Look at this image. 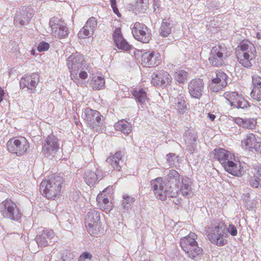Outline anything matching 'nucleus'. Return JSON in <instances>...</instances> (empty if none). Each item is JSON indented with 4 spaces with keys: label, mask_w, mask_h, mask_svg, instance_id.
Here are the masks:
<instances>
[{
    "label": "nucleus",
    "mask_w": 261,
    "mask_h": 261,
    "mask_svg": "<svg viewBox=\"0 0 261 261\" xmlns=\"http://www.w3.org/2000/svg\"><path fill=\"white\" fill-rule=\"evenodd\" d=\"M151 185L155 197L165 200L167 196L175 197L180 192L189 197L192 194V182L187 177H181L177 171L169 170L164 180L161 177L152 180Z\"/></svg>",
    "instance_id": "1"
},
{
    "label": "nucleus",
    "mask_w": 261,
    "mask_h": 261,
    "mask_svg": "<svg viewBox=\"0 0 261 261\" xmlns=\"http://www.w3.org/2000/svg\"><path fill=\"white\" fill-rule=\"evenodd\" d=\"M207 236L212 243L222 246L227 243L226 225L223 221L215 220L206 228Z\"/></svg>",
    "instance_id": "2"
},
{
    "label": "nucleus",
    "mask_w": 261,
    "mask_h": 261,
    "mask_svg": "<svg viewBox=\"0 0 261 261\" xmlns=\"http://www.w3.org/2000/svg\"><path fill=\"white\" fill-rule=\"evenodd\" d=\"M63 182V178L58 176L44 180L40 184V192L47 198L55 199L61 195Z\"/></svg>",
    "instance_id": "3"
},
{
    "label": "nucleus",
    "mask_w": 261,
    "mask_h": 261,
    "mask_svg": "<svg viewBox=\"0 0 261 261\" xmlns=\"http://www.w3.org/2000/svg\"><path fill=\"white\" fill-rule=\"evenodd\" d=\"M29 147L28 141L25 137L22 136L13 137L7 143L8 150L18 156L25 154Z\"/></svg>",
    "instance_id": "4"
},
{
    "label": "nucleus",
    "mask_w": 261,
    "mask_h": 261,
    "mask_svg": "<svg viewBox=\"0 0 261 261\" xmlns=\"http://www.w3.org/2000/svg\"><path fill=\"white\" fill-rule=\"evenodd\" d=\"M0 211L4 217L13 220H18L21 217L18 207L10 199H7L0 204Z\"/></svg>",
    "instance_id": "5"
},
{
    "label": "nucleus",
    "mask_w": 261,
    "mask_h": 261,
    "mask_svg": "<svg viewBox=\"0 0 261 261\" xmlns=\"http://www.w3.org/2000/svg\"><path fill=\"white\" fill-rule=\"evenodd\" d=\"M82 117L89 127L93 129L97 130L102 124L103 116L96 110L86 108L83 113Z\"/></svg>",
    "instance_id": "6"
},
{
    "label": "nucleus",
    "mask_w": 261,
    "mask_h": 261,
    "mask_svg": "<svg viewBox=\"0 0 261 261\" xmlns=\"http://www.w3.org/2000/svg\"><path fill=\"white\" fill-rule=\"evenodd\" d=\"M210 88L213 92L222 90L227 85V76L221 70L211 72Z\"/></svg>",
    "instance_id": "7"
},
{
    "label": "nucleus",
    "mask_w": 261,
    "mask_h": 261,
    "mask_svg": "<svg viewBox=\"0 0 261 261\" xmlns=\"http://www.w3.org/2000/svg\"><path fill=\"white\" fill-rule=\"evenodd\" d=\"M84 62L83 56L77 52L72 53L68 57L66 65L70 70L72 80H78L77 75L79 70L82 68Z\"/></svg>",
    "instance_id": "8"
},
{
    "label": "nucleus",
    "mask_w": 261,
    "mask_h": 261,
    "mask_svg": "<svg viewBox=\"0 0 261 261\" xmlns=\"http://www.w3.org/2000/svg\"><path fill=\"white\" fill-rule=\"evenodd\" d=\"M227 57L226 48L222 45H216L211 49L208 60L212 65L219 67L223 65Z\"/></svg>",
    "instance_id": "9"
},
{
    "label": "nucleus",
    "mask_w": 261,
    "mask_h": 261,
    "mask_svg": "<svg viewBox=\"0 0 261 261\" xmlns=\"http://www.w3.org/2000/svg\"><path fill=\"white\" fill-rule=\"evenodd\" d=\"M224 97L229 105L234 108L245 109L249 107L248 101L236 92H226L224 93Z\"/></svg>",
    "instance_id": "10"
},
{
    "label": "nucleus",
    "mask_w": 261,
    "mask_h": 261,
    "mask_svg": "<svg viewBox=\"0 0 261 261\" xmlns=\"http://www.w3.org/2000/svg\"><path fill=\"white\" fill-rule=\"evenodd\" d=\"M134 37L142 43H148L150 39L147 27L143 23L136 22L132 28Z\"/></svg>",
    "instance_id": "11"
},
{
    "label": "nucleus",
    "mask_w": 261,
    "mask_h": 261,
    "mask_svg": "<svg viewBox=\"0 0 261 261\" xmlns=\"http://www.w3.org/2000/svg\"><path fill=\"white\" fill-rule=\"evenodd\" d=\"M204 89V82L200 79H193L188 84L189 94L195 98L199 99L202 96Z\"/></svg>",
    "instance_id": "12"
},
{
    "label": "nucleus",
    "mask_w": 261,
    "mask_h": 261,
    "mask_svg": "<svg viewBox=\"0 0 261 261\" xmlns=\"http://www.w3.org/2000/svg\"><path fill=\"white\" fill-rule=\"evenodd\" d=\"M172 77L166 71H159L151 75V83L154 86L165 87L172 81Z\"/></svg>",
    "instance_id": "13"
},
{
    "label": "nucleus",
    "mask_w": 261,
    "mask_h": 261,
    "mask_svg": "<svg viewBox=\"0 0 261 261\" xmlns=\"http://www.w3.org/2000/svg\"><path fill=\"white\" fill-rule=\"evenodd\" d=\"M55 237L54 232L50 229H44L41 233L36 237V241L39 246L46 247L54 243Z\"/></svg>",
    "instance_id": "14"
},
{
    "label": "nucleus",
    "mask_w": 261,
    "mask_h": 261,
    "mask_svg": "<svg viewBox=\"0 0 261 261\" xmlns=\"http://www.w3.org/2000/svg\"><path fill=\"white\" fill-rule=\"evenodd\" d=\"M184 140L186 144V150L190 153H192L196 148V133L192 129H189L185 133Z\"/></svg>",
    "instance_id": "15"
},
{
    "label": "nucleus",
    "mask_w": 261,
    "mask_h": 261,
    "mask_svg": "<svg viewBox=\"0 0 261 261\" xmlns=\"http://www.w3.org/2000/svg\"><path fill=\"white\" fill-rule=\"evenodd\" d=\"M113 38L118 49L128 51L132 48V46L123 38L120 28L115 29L113 35Z\"/></svg>",
    "instance_id": "16"
},
{
    "label": "nucleus",
    "mask_w": 261,
    "mask_h": 261,
    "mask_svg": "<svg viewBox=\"0 0 261 261\" xmlns=\"http://www.w3.org/2000/svg\"><path fill=\"white\" fill-rule=\"evenodd\" d=\"M142 61L146 66H157L161 62L160 55L154 51L144 53L142 55Z\"/></svg>",
    "instance_id": "17"
},
{
    "label": "nucleus",
    "mask_w": 261,
    "mask_h": 261,
    "mask_svg": "<svg viewBox=\"0 0 261 261\" xmlns=\"http://www.w3.org/2000/svg\"><path fill=\"white\" fill-rule=\"evenodd\" d=\"M213 154L214 155V158L219 161L222 166L224 165L227 161L234 159L233 154L222 148L215 149L214 150Z\"/></svg>",
    "instance_id": "18"
},
{
    "label": "nucleus",
    "mask_w": 261,
    "mask_h": 261,
    "mask_svg": "<svg viewBox=\"0 0 261 261\" xmlns=\"http://www.w3.org/2000/svg\"><path fill=\"white\" fill-rule=\"evenodd\" d=\"M230 160L223 165L225 170L229 173L234 176H240L243 174V170L241 167L240 162H234Z\"/></svg>",
    "instance_id": "19"
},
{
    "label": "nucleus",
    "mask_w": 261,
    "mask_h": 261,
    "mask_svg": "<svg viewBox=\"0 0 261 261\" xmlns=\"http://www.w3.org/2000/svg\"><path fill=\"white\" fill-rule=\"evenodd\" d=\"M123 155L124 153L122 151H117L114 154L110 155L106 161L114 170L120 171L123 163L122 158Z\"/></svg>",
    "instance_id": "20"
},
{
    "label": "nucleus",
    "mask_w": 261,
    "mask_h": 261,
    "mask_svg": "<svg viewBox=\"0 0 261 261\" xmlns=\"http://www.w3.org/2000/svg\"><path fill=\"white\" fill-rule=\"evenodd\" d=\"M59 147L57 139L54 135L48 136L45 139L43 150L46 153H51Z\"/></svg>",
    "instance_id": "21"
},
{
    "label": "nucleus",
    "mask_w": 261,
    "mask_h": 261,
    "mask_svg": "<svg viewBox=\"0 0 261 261\" xmlns=\"http://www.w3.org/2000/svg\"><path fill=\"white\" fill-rule=\"evenodd\" d=\"M22 80L25 87L29 89L34 90L39 82V75L37 73H33L25 75Z\"/></svg>",
    "instance_id": "22"
},
{
    "label": "nucleus",
    "mask_w": 261,
    "mask_h": 261,
    "mask_svg": "<svg viewBox=\"0 0 261 261\" xmlns=\"http://www.w3.org/2000/svg\"><path fill=\"white\" fill-rule=\"evenodd\" d=\"M197 236L194 232H190L186 237H182L180 240V245L184 251L188 249V247L193 246L198 243L196 241Z\"/></svg>",
    "instance_id": "23"
},
{
    "label": "nucleus",
    "mask_w": 261,
    "mask_h": 261,
    "mask_svg": "<svg viewBox=\"0 0 261 261\" xmlns=\"http://www.w3.org/2000/svg\"><path fill=\"white\" fill-rule=\"evenodd\" d=\"M240 49L239 53L244 54H248L251 57H255L256 49L254 45L248 40H244L241 42L238 47Z\"/></svg>",
    "instance_id": "24"
},
{
    "label": "nucleus",
    "mask_w": 261,
    "mask_h": 261,
    "mask_svg": "<svg viewBox=\"0 0 261 261\" xmlns=\"http://www.w3.org/2000/svg\"><path fill=\"white\" fill-rule=\"evenodd\" d=\"M249 183L253 188H261V166L254 169L253 175L250 177Z\"/></svg>",
    "instance_id": "25"
},
{
    "label": "nucleus",
    "mask_w": 261,
    "mask_h": 261,
    "mask_svg": "<svg viewBox=\"0 0 261 261\" xmlns=\"http://www.w3.org/2000/svg\"><path fill=\"white\" fill-rule=\"evenodd\" d=\"M85 182L89 186H93L100 180L102 177L98 173L92 171H87L84 175Z\"/></svg>",
    "instance_id": "26"
},
{
    "label": "nucleus",
    "mask_w": 261,
    "mask_h": 261,
    "mask_svg": "<svg viewBox=\"0 0 261 261\" xmlns=\"http://www.w3.org/2000/svg\"><path fill=\"white\" fill-rule=\"evenodd\" d=\"M184 251L189 257L195 260H197L202 254L203 250L201 247H199L198 243H197V245L188 247V249H186Z\"/></svg>",
    "instance_id": "27"
},
{
    "label": "nucleus",
    "mask_w": 261,
    "mask_h": 261,
    "mask_svg": "<svg viewBox=\"0 0 261 261\" xmlns=\"http://www.w3.org/2000/svg\"><path fill=\"white\" fill-rule=\"evenodd\" d=\"M239 62L244 67L246 68L251 67L252 62L255 58L251 57L248 54H244L238 53L237 55Z\"/></svg>",
    "instance_id": "28"
},
{
    "label": "nucleus",
    "mask_w": 261,
    "mask_h": 261,
    "mask_svg": "<svg viewBox=\"0 0 261 261\" xmlns=\"http://www.w3.org/2000/svg\"><path fill=\"white\" fill-rule=\"evenodd\" d=\"M133 96L140 105H144L148 100L146 92L143 89H139L132 92Z\"/></svg>",
    "instance_id": "29"
},
{
    "label": "nucleus",
    "mask_w": 261,
    "mask_h": 261,
    "mask_svg": "<svg viewBox=\"0 0 261 261\" xmlns=\"http://www.w3.org/2000/svg\"><path fill=\"white\" fill-rule=\"evenodd\" d=\"M114 127L117 130L120 131L124 134H129L132 131L131 124L124 120L116 123Z\"/></svg>",
    "instance_id": "30"
},
{
    "label": "nucleus",
    "mask_w": 261,
    "mask_h": 261,
    "mask_svg": "<svg viewBox=\"0 0 261 261\" xmlns=\"http://www.w3.org/2000/svg\"><path fill=\"white\" fill-rule=\"evenodd\" d=\"M86 224L100 223L99 213L94 210H90L85 216Z\"/></svg>",
    "instance_id": "31"
},
{
    "label": "nucleus",
    "mask_w": 261,
    "mask_h": 261,
    "mask_svg": "<svg viewBox=\"0 0 261 261\" xmlns=\"http://www.w3.org/2000/svg\"><path fill=\"white\" fill-rule=\"evenodd\" d=\"M173 106L178 113L184 114L187 110L185 98L184 96H180L175 98Z\"/></svg>",
    "instance_id": "32"
},
{
    "label": "nucleus",
    "mask_w": 261,
    "mask_h": 261,
    "mask_svg": "<svg viewBox=\"0 0 261 261\" xmlns=\"http://www.w3.org/2000/svg\"><path fill=\"white\" fill-rule=\"evenodd\" d=\"M256 141V139L255 136L253 134H247L245 138L242 140V146L243 148L250 149Z\"/></svg>",
    "instance_id": "33"
},
{
    "label": "nucleus",
    "mask_w": 261,
    "mask_h": 261,
    "mask_svg": "<svg viewBox=\"0 0 261 261\" xmlns=\"http://www.w3.org/2000/svg\"><path fill=\"white\" fill-rule=\"evenodd\" d=\"M105 84L104 78L99 76L93 77L91 81V85L94 90L102 89L104 87Z\"/></svg>",
    "instance_id": "34"
},
{
    "label": "nucleus",
    "mask_w": 261,
    "mask_h": 261,
    "mask_svg": "<svg viewBox=\"0 0 261 261\" xmlns=\"http://www.w3.org/2000/svg\"><path fill=\"white\" fill-rule=\"evenodd\" d=\"M172 25L167 21H163L160 27V34L163 37L168 36L171 31Z\"/></svg>",
    "instance_id": "35"
},
{
    "label": "nucleus",
    "mask_w": 261,
    "mask_h": 261,
    "mask_svg": "<svg viewBox=\"0 0 261 261\" xmlns=\"http://www.w3.org/2000/svg\"><path fill=\"white\" fill-rule=\"evenodd\" d=\"M86 226L87 231L91 236H96L99 234L100 223L86 224Z\"/></svg>",
    "instance_id": "36"
},
{
    "label": "nucleus",
    "mask_w": 261,
    "mask_h": 261,
    "mask_svg": "<svg viewBox=\"0 0 261 261\" xmlns=\"http://www.w3.org/2000/svg\"><path fill=\"white\" fill-rule=\"evenodd\" d=\"M175 80L179 83H184L187 80V73L182 70L176 71L174 73Z\"/></svg>",
    "instance_id": "37"
},
{
    "label": "nucleus",
    "mask_w": 261,
    "mask_h": 261,
    "mask_svg": "<svg viewBox=\"0 0 261 261\" xmlns=\"http://www.w3.org/2000/svg\"><path fill=\"white\" fill-rule=\"evenodd\" d=\"M135 201V198L127 195L123 196L122 205L125 209H128Z\"/></svg>",
    "instance_id": "38"
},
{
    "label": "nucleus",
    "mask_w": 261,
    "mask_h": 261,
    "mask_svg": "<svg viewBox=\"0 0 261 261\" xmlns=\"http://www.w3.org/2000/svg\"><path fill=\"white\" fill-rule=\"evenodd\" d=\"M94 32L92 30V29H90L88 27H86V25L84 26V27L80 30L79 32L78 35L79 38L82 39H85L86 38L90 37L92 35H93Z\"/></svg>",
    "instance_id": "39"
},
{
    "label": "nucleus",
    "mask_w": 261,
    "mask_h": 261,
    "mask_svg": "<svg viewBox=\"0 0 261 261\" xmlns=\"http://www.w3.org/2000/svg\"><path fill=\"white\" fill-rule=\"evenodd\" d=\"M256 121L252 118L244 119L242 127L245 128L253 129L255 127Z\"/></svg>",
    "instance_id": "40"
},
{
    "label": "nucleus",
    "mask_w": 261,
    "mask_h": 261,
    "mask_svg": "<svg viewBox=\"0 0 261 261\" xmlns=\"http://www.w3.org/2000/svg\"><path fill=\"white\" fill-rule=\"evenodd\" d=\"M97 24L96 19L95 17H92L89 18L86 23V27L92 29L94 32Z\"/></svg>",
    "instance_id": "41"
},
{
    "label": "nucleus",
    "mask_w": 261,
    "mask_h": 261,
    "mask_svg": "<svg viewBox=\"0 0 261 261\" xmlns=\"http://www.w3.org/2000/svg\"><path fill=\"white\" fill-rule=\"evenodd\" d=\"M252 97L258 101L261 100V86L257 89H253L251 92Z\"/></svg>",
    "instance_id": "42"
},
{
    "label": "nucleus",
    "mask_w": 261,
    "mask_h": 261,
    "mask_svg": "<svg viewBox=\"0 0 261 261\" xmlns=\"http://www.w3.org/2000/svg\"><path fill=\"white\" fill-rule=\"evenodd\" d=\"M135 9L138 11H143L146 9V5L144 3L143 0H136Z\"/></svg>",
    "instance_id": "43"
},
{
    "label": "nucleus",
    "mask_w": 261,
    "mask_h": 261,
    "mask_svg": "<svg viewBox=\"0 0 261 261\" xmlns=\"http://www.w3.org/2000/svg\"><path fill=\"white\" fill-rule=\"evenodd\" d=\"M49 48V43L45 42L42 41L38 45L37 49L39 52H42L46 50H47Z\"/></svg>",
    "instance_id": "44"
},
{
    "label": "nucleus",
    "mask_w": 261,
    "mask_h": 261,
    "mask_svg": "<svg viewBox=\"0 0 261 261\" xmlns=\"http://www.w3.org/2000/svg\"><path fill=\"white\" fill-rule=\"evenodd\" d=\"M252 83L254 86L253 89H257L258 87L261 86V77L256 75L253 76Z\"/></svg>",
    "instance_id": "45"
},
{
    "label": "nucleus",
    "mask_w": 261,
    "mask_h": 261,
    "mask_svg": "<svg viewBox=\"0 0 261 261\" xmlns=\"http://www.w3.org/2000/svg\"><path fill=\"white\" fill-rule=\"evenodd\" d=\"M92 258V255L90 253L85 252L81 254L79 258V261H86L87 259L90 260Z\"/></svg>",
    "instance_id": "46"
},
{
    "label": "nucleus",
    "mask_w": 261,
    "mask_h": 261,
    "mask_svg": "<svg viewBox=\"0 0 261 261\" xmlns=\"http://www.w3.org/2000/svg\"><path fill=\"white\" fill-rule=\"evenodd\" d=\"M252 152H257V153H261V143L255 141L250 149Z\"/></svg>",
    "instance_id": "47"
},
{
    "label": "nucleus",
    "mask_w": 261,
    "mask_h": 261,
    "mask_svg": "<svg viewBox=\"0 0 261 261\" xmlns=\"http://www.w3.org/2000/svg\"><path fill=\"white\" fill-rule=\"evenodd\" d=\"M227 231L229 232L230 234L232 236H236L237 234V229L236 226L233 224H230L228 226Z\"/></svg>",
    "instance_id": "48"
},
{
    "label": "nucleus",
    "mask_w": 261,
    "mask_h": 261,
    "mask_svg": "<svg viewBox=\"0 0 261 261\" xmlns=\"http://www.w3.org/2000/svg\"><path fill=\"white\" fill-rule=\"evenodd\" d=\"M79 193L80 192L77 191L71 192L69 196L70 200L73 201H76L79 198Z\"/></svg>",
    "instance_id": "49"
},
{
    "label": "nucleus",
    "mask_w": 261,
    "mask_h": 261,
    "mask_svg": "<svg viewBox=\"0 0 261 261\" xmlns=\"http://www.w3.org/2000/svg\"><path fill=\"white\" fill-rule=\"evenodd\" d=\"M175 159V155L174 153H169L167 155V161L170 165L174 164V160Z\"/></svg>",
    "instance_id": "50"
},
{
    "label": "nucleus",
    "mask_w": 261,
    "mask_h": 261,
    "mask_svg": "<svg viewBox=\"0 0 261 261\" xmlns=\"http://www.w3.org/2000/svg\"><path fill=\"white\" fill-rule=\"evenodd\" d=\"M233 121L236 124L242 127L244 119H243L240 117H237L233 119Z\"/></svg>",
    "instance_id": "51"
},
{
    "label": "nucleus",
    "mask_w": 261,
    "mask_h": 261,
    "mask_svg": "<svg viewBox=\"0 0 261 261\" xmlns=\"http://www.w3.org/2000/svg\"><path fill=\"white\" fill-rule=\"evenodd\" d=\"M79 76L81 79L85 80L88 77V74L86 71H81L79 73Z\"/></svg>",
    "instance_id": "52"
},
{
    "label": "nucleus",
    "mask_w": 261,
    "mask_h": 261,
    "mask_svg": "<svg viewBox=\"0 0 261 261\" xmlns=\"http://www.w3.org/2000/svg\"><path fill=\"white\" fill-rule=\"evenodd\" d=\"M111 7L113 9L114 13L115 14H116L118 16L120 17V14L119 12V10H118V8H117V6H112Z\"/></svg>",
    "instance_id": "53"
},
{
    "label": "nucleus",
    "mask_w": 261,
    "mask_h": 261,
    "mask_svg": "<svg viewBox=\"0 0 261 261\" xmlns=\"http://www.w3.org/2000/svg\"><path fill=\"white\" fill-rule=\"evenodd\" d=\"M207 117L208 119L211 120L212 121H214L216 118V116L214 114H211V113H208L207 114Z\"/></svg>",
    "instance_id": "54"
},
{
    "label": "nucleus",
    "mask_w": 261,
    "mask_h": 261,
    "mask_svg": "<svg viewBox=\"0 0 261 261\" xmlns=\"http://www.w3.org/2000/svg\"><path fill=\"white\" fill-rule=\"evenodd\" d=\"M24 22L23 20H21L18 22L17 19H15L14 20V24L15 25H17L18 24H19L20 25H22L24 24Z\"/></svg>",
    "instance_id": "55"
},
{
    "label": "nucleus",
    "mask_w": 261,
    "mask_h": 261,
    "mask_svg": "<svg viewBox=\"0 0 261 261\" xmlns=\"http://www.w3.org/2000/svg\"><path fill=\"white\" fill-rule=\"evenodd\" d=\"M111 7L116 6V0H110Z\"/></svg>",
    "instance_id": "56"
},
{
    "label": "nucleus",
    "mask_w": 261,
    "mask_h": 261,
    "mask_svg": "<svg viewBox=\"0 0 261 261\" xmlns=\"http://www.w3.org/2000/svg\"><path fill=\"white\" fill-rule=\"evenodd\" d=\"M102 202H103V203H105V204H107V203H109V199H108V198H103V199H102Z\"/></svg>",
    "instance_id": "57"
},
{
    "label": "nucleus",
    "mask_w": 261,
    "mask_h": 261,
    "mask_svg": "<svg viewBox=\"0 0 261 261\" xmlns=\"http://www.w3.org/2000/svg\"><path fill=\"white\" fill-rule=\"evenodd\" d=\"M256 37H257V38L258 39H261V33L260 34L259 33H257L256 34Z\"/></svg>",
    "instance_id": "58"
},
{
    "label": "nucleus",
    "mask_w": 261,
    "mask_h": 261,
    "mask_svg": "<svg viewBox=\"0 0 261 261\" xmlns=\"http://www.w3.org/2000/svg\"><path fill=\"white\" fill-rule=\"evenodd\" d=\"M56 261H64V260L62 258L58 257H57Z\"/></svg>",
    "instance_id": "59"
},
{
    "label": "nucleus",
    "mask_w": 261,
    "mask_h": 261,
    "mask_svg": "<svg viewBox=\"0 0 261 261\" xmlns=\"http://www.w3.org/2000/svg\"><path fill=\"white\" fill-rule=\"evenodd\" d=\"M49 24H50V25L51 26V28L53 29V30L57 28V27H55L53 26V24H52L51 21L50 22Z\"/></svg>",
    "instance_id": "60"
},
{
    "label": "nucleus",
    "mask_w": 261,
    "mask_h": 261,
    "mask_svg": "<svg viewBox=\"0 0 261 261\" xmlns=\"http://www.w3.org/2000/svg\"><path fill=\"white\" fill-rule=\"evenodd\" d=\"M35 50L34 49H32L31 50V54L34 56L35 54Z\"/></svg>",
    "instance_id": "61"
},
{
    "label": "nucleus",
    "mask_w": 261,
    "mask_h": 261,
    "mask_svg": "<svg viewBox=\"0 0 261 261\" xmlns=\"http://www.w3.org/2000/svg\"><path fill=\"white\" fill-rule=\"evenodd\" d=\"M59 37L61 39V38H64V37L63 35H61V36H59Z\"/></svg>",
    "instance_id": "62"
},
{
    "label": "nucleus",
    "mask_w": 261,
    "mask_h": 261,
    "mask_svg": "<svg viewBox=\"0 0 261 261\" xmlns=\"http://www.w3.org/2000/svg\"><path fill=\"white\" fill-rule=\"evenodd\" d=\"M72 50H74V48L70 47V50H69V51H71Z\"/></svg>",
    "instance_id": "63"
},
{
    "label": "nucleus",
    "mask_w": 261,
    "mask_h": 261,
    "mask_svg": "<svg viewBox=\"0 0 261 261\" xmlns=\"http://www.w3.org/2000/svg\"><path fill=\"white\" fill-rule=\"evenodd\" d=\"M97 200H99L100 199V196L98 195V196H97Z\"/></svg>",
    "instance_id": "64"
}]
</instances>
